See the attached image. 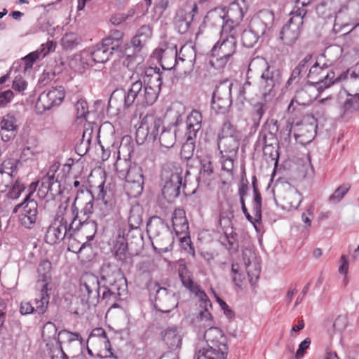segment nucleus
I'll return each mask as SVG.
<instances>
[{"instance_id":"nucleus-27","label":"nucleus","mask_w":359,"mask_h":359,"mask_svg":"<svg viewBox=\"0 0 359 359\" xmlns=\"http://www.w3.org/2000/svg\"><path fill=\"white\" fill-rule=\"evenodd\" d=\"M97 230V224L95 220L87 219L82 220V219H79V222H78L77 224L72 230H69V231L73 232V236L76 234V232L81 231L82 236H85L86 241L88 242L93 240Z\"/></svg>"},{"instance_id":"nucleus-56","label":"nucleus","mask_w":359,"mask_h":359,"mask_svg":"<svg viewBox=\"0 0 359 359\" xmlns=\"http://www.w3.org/2000/svg\"><path fill=\"white\" fill-rule=\"evenodd\" d=\"M350 188L351 185L349 184H343L329 197V201L333 203L339 202L344 197Z\"/></svg>"},{"instance_id":"nucleus-58","label":"nucleus","mask_w":359,"mask_h":359,"mask_svg":"<svg viewBox=\"0 0 359 359\" xmlns=\"http://www.w3.org/2000/svg\"><path fill=\"white\" fill-rule=\"evenodd\" d=\"M359 109V94H356L348 98L344 103V112H352Z\"/></svg>"},{"instance_id":"nucleus-33","label":"nucleus","mask_w":359,"mask_h":359,"mask_svg":"<svg viewBox=\"0 0 359 359\" xmlns=\"http://www.w3.org/2000/svg\"><path fill=\"white\" fill-rule=\"evenodd\" d=\"M128 245L125 240V231H120L114 246V256L116 259L123 262L126 259Z\"/></svg>"},{"instance_id":"nucleus-6","label":"nucleus","mask_w":359,"mask_h":359,"mask_svg":"<svg viewBox=\"0 0 359 359\" xmlns=\"http://www.w3.org/2000/svg\"><path fill=\"white\" fill-rule=\"evenodd\" d=\"M264 69L258 81L259 89L265 100L275 95L274 92L280 87L282 81V71L268 64L266 60H259Z\"/></svg>"},{"instance_id":"nucleus-30","label":"nucleus","mask_w":359,"mask_h":359,"mask_svg":"<svg viewBox=\"0 0 359 359\" xmlns=\"http://www.w3.org/2000/svg\"><path fill=\"white\" fill-rule=\"evenodd\" d=\"M161 132L158 134V142L161 148L170 149L176 142V129L174 126H168L161 129Z\"/></svg>"},{"instance_id":"nucleus-7","label":"nucleus","mask_w":359,"mask_h":359,"mask_svg":"<svg viewBox=\"0 0 359 359\" xmlns=\"http://www.w3.org/2000/svg\"><path fill=\"white\" fill-rule=\"evenodd\" d=\"M240 133L229 121H225L222 126L217 138L220 154L236 156L240 147Z\"/></svg>"},{"instance_id":"nucleus-57","label":"nucleus","mask_w":359,"mask_h":359,"mask_svg":"<svg viewBox=\"0 0 359 359\" xmlns=\"http://www.w3.org/2000/svg\"><path fill=\"white\" fill-rule=\"evenodd\" d=\"M24 189V185L17 180L14 184H10V187L7 190V196L11 199H16L20 196L21 192Z\"/></svg>"},{"instance_id":"nucleus-3","label":"nucleus","mask_w":359,"mask_h":359,"mask_svg":"<svg viewBox=\"0 0 359 359\" xmlns=\"http://www.w3.org/2000/svg\"><path fill=\"white\" fill-rule=\"evenodd\" d=\"M225 13L222 8H216L208 12L206 18L216 20L222 27L218 41L212 48L210 65L216 69L224 68L232 60L237 48V32L233 27L225 21Z\"/></svg>"},{"instance_id":"nucleus-63","label":"nucleus","mask_w":359,"mask_h":359,"mask_svg":"<svg viewBox=\"0 0 359 359\" xmlns=\"http://www.w3.org/2000/svg\"><path fill=\"white\" fill-rule=\"evenodd\" d=\"M348 318L346 316H338L333 323V329L335 332H341L347 327Z\"/></svg>"},{"instance_id":"nucleus-23","label":"nucleus","mask_w":359,"mask_h":359,"mask_svg":"<svg viewBox=\"0 0 359 359\" xmlns=\"http://www.w3.org/2000/svg\"><path fill=\"white\" fill-rule=\"evenodd\" d=\"M161 337L170 350H175L181 346L182 338L177 326H170L163 330L161 332Z\"/></svg>"},{"instance_id":"nucleus-52","label":"nucleus","mask_w":359,"mask_h":359,"mask_svg":"<svg viewBox=\"0 0 359 359\" xmlns=\"http://www.w3.org/2000/svg\"><path fill=\"white\" fill-rule=\"evenodd\" d=\"M212 108L218 112L224 113L232 104V100L219 98V97L212 96Z\"/></svg>"},{"instance_id":"nucleus-35","label":"nucleus","mask_w":359,"mask_h":359,"mask_svg":"<svg viewBox=\"0 0 359 359\" xmlns=\"http://www.w3.org/2000/svg\"><path fill=\"white\" fill-rule=\"evenodd\" d=\"M93 128L88 126L83 130L81 142L76 144V149L79 154H86L90 148V144L93 137Z\"/></svg>"},{"instance_id":"nucleus-2","label":"nucleus","mask_w":359,"mask_h":359,"mask_svg":"<svg viewBox=\"0 0 359 359\" xmlns=\"http://www.w3.org/2000/svg\"><path fill=\"white\" fill-rule=\"evenodd\" d=\"M102 280L104 281L103 292L100 294V283L98 277L91 273L84 274L81 279L80 290L81 302L89 306H95L101 297L107 302H116L127 294L128 285L126 278L121 270L117 267H108L103 271Z\"/></svg>"},{"instance_id":"nucleus-12","label":"nucleus","mask_w":359,"mask_h":359,"mask_svg":"<svg viewBox=\"0 0 359 359\" xmlns=\"http://www.w3.org/2000/svg\"><path fill=\"white\" fill-rule=\"evenodd\" d=\"M274 14L272 11L263 9L259 11L250 20L249 29L259 38L267 35L273 26Z\"/></svg>"},{"instance_id":"nucleus-47","label":"nucleus","mask_w":359,"mask_h":359,"mask_svg":"<svg viewBox=\"0 0 359 359\" xmlns=\"http://www.w3.org/2000/svg\"><path fill=\"white\" fill-rule=\"evenodd\" d=\"M224 235V240L227 242L226 248L228 250L236 252L238 249L239 244L237 239V233L234 231L233 228L227 229L222 231Z\"/></svg>"},{"instance_id":"nucleus-55","label":"nucleus","mask_w":359,"mask_h":359,"mask_svg":"<svg viewBox=\"0 0 359 359\" xmlns=\"http://www.w3.org/2000/svg\"><path fill=\"white\" fill-rule=\"evenodd\" d=\"M252 211L255 215V221L259 223L262 220V196L261 194H255L252 202Z\"/></svg>"},{"instance_id":"nucleus-1","label":"nucleus","mask_w":359,"mask_h":359,"mask_svg":"<svg viewBox=\"0 0 359 359\" xmlns=\"http://www.w3.org/2000/svg\"><path fill=\"white\" fill-rule=\"evenodd\" d=\"M160 79L152 67H137L130 76L131 84L128 89H116L111 93L109 107L121 111L134 104L141 107L152 105L161 90V83H158Z\"/></svg>"},{"instance_id":"nucleus-25","label":"nucleus","mask_w":359,"mask_h":359,"mask_svg":"<svg viewBox=\"0 0 359 359\" xmlns=\"http://www.w3.org/2000/svg\"><path fill=\"white\" fill-rule=\"evenodd\" d=\"M122 163L127 164V162L117 161L114 164L115 170L119 177H124L125 180H144L143 170L140 166L134 165L126 170H122L121 169Z\"/></svg>"},{"instance_id":"nucleus-18","label":"nucleus","mask_w":359,"mask_h":359,"mask_svg":"<svg viewBox=\"0 0 359 359\" xmlns=\"http://www.w3.org/2000/svg\"><path fill=\"white\" fill-rule=\"evenodd\" d=\"M349 77V69L343 72L336 77L335 73L332 70L328 71L323 79H320L318 81H309V84L314 86L318 94L323 93L325 90L330 88L334 83L347 79Z\"/></svg>"},{"instance_id":"nucleus-53","label":"nucleus","mask_w":359,"mask_h":359,"mask_svg":"<svg viewBox=\"0 0 359 359\" xmlns=\"http://www.w3.org/2000/svg\"><path fill=\"white\" fill-rule=\"evenodd\" d=\"M194 150L195 140H189V138L187 137V141L182 144L181 148V158L186 161H189L193 157Z\"/></svg>"},{"instance_id":"nucleus-60","label":"nucleus","mask_w":359,"mask_h":359,"mask_svg":"<svg viewBox=\"0 0 359 359\" xmlns=\"http://www.w3.org/2000/svg\"><path fill=\"white\" fill-rule=\"evenodd\" d=\"M267 109L265 103L259 102L255 105V111L252 114V121L255 126H259L261 118Z\"/></svg>"},{"instance_id":"nucleus-54","label":"nucleus","mask_w":359,"mask_h":359,"mask_svg":"<svg viewBox=\"0 0 359 359\" xmlns=\"http://www.w3.org/2000/svg\"><path fill=\"white\" fill-rule=\"evenodd\" d=\"M80 43V38L74 33L66 34L61 40L62 47L67 50H72Z\"/></svg>"},{"instance_id":"nucleus-49","label":"nucleus","mask_w":359,"mask_h":359,"mask_svg":"<svg viewBox=\"0 0 359 359\" xmlns=\"http://www.w3.org/2000/svg\"><path fill=\"white\" fill-rule=\"evenodd\" d=\"M172 222L174 229L178 231L177 227L180 226V231H183L188 229V222L184 217V212L182 210H175L172 217Z\"/></svg>"},{"instance_id":"nucleus-29","label":"nucleus","mask_w":359,"mask_h":359,"mask_svg":"<svg viewBox=\"0 0 359 359\" xmlns=\"http://www.w3.org/2000/svg\"><path fill=\"white\" fill-rule=\"evenodd\" d=\"M200 168L196 180L198 183L208 184L213 179L214 168L210 157H197Z\"/></svg>"},{"instance_id":"nucleus-22","label":"nucleus","mask_w":359,"mask_h":359,"mask_svg":"<svg viewBox=\"0 0 359 359\" xmlns=\"http://www.w3.org/2000/svg\"><path fill=\"white\" fill-rule=\"evenodd\" d=\"M52 265L50 262L47 259L42 260L37 268L38 279L36 281V287L41 289L51 290L50 284Z\"/></svg>"},{"instance_id":"nucleus-4","label":"nucleus","mask_w":359,"mask_h":359,"mask_svg":"<svg viewBox=\"0 0 359 359\" xmlns=\"http://www.w3.org/2000/svg\"><path fill=\"white\" fill-rule=\"evenodd\" d=\"M207 347L199 349L194 359H226L229 347L227 337L222 330L210 327L204 333Z\"/></svg>"},{"instance_id":"nucleus-40","label":"nucleus","mask_w":359,"mask_h":359,"mask_svg":"<svg viewBox=\"0 0 359 359\" xmlns=\"http://www.w3.org/2000/svg\"><path fill=\"white\" fill-rule=\"evenodd\" d=\"M144 180H125L123 187L126 194L130 198H136L140 196L143 191Z\"/></svg>"},{"instance_id":"nucleus-19","label":"nucleus","mask_w":359,"mask_h":359,"mask_svg":"<svg viewBox=\"0 0 359 359\" xmlns=\"http://www.w3.org/2000/svg\"><path fill=\"white\" fill-rule=\"evenodd\" d=\"M243 259L250 282L253 284L254 281H256L259 277L261 272L260 263L255 254L251 250L243 252Z\"/></svg>"},{"instance_id":"nucleus-15","label":"nucleus","mask_w":359,"mask_h":359,"mask_svg":"<svg viewBox=\"0 0 359 359\" xmlns=\"http://www.w3.org/2000/svg\"><path fill=\"white\" fill-rule=\"evenodd\" d=\"M112 54V50L101 42L84 51L81 55V60L88 66H93L95 63L106 62Z\"/></svg>"},{"instance_id":"nucleus-34","label":"nucleus","mask_w":359,"mask_h":359,"mask_svg":"<svg viewBox=\"0 0 359 359\" xmlns=\"http://www.w3.org/2000/svg\"><path fill=\"white\" fill-rule=\"evenodd\" d=\"M20 160L12 156H7L0 167V172L6 174V180L9 182L13 180V173L17 171Z\"/></svg>"},{"instance_id":"nucleus-8","label":"nucleus","mask_w":359,"mask_h":359,"mask_svg":"<svg viewBox=\"0 0 359 359\" xmlns=\"http://www.w3.org/2000/svg\"><path fill=\"white\" fill-rule=\"evenodd\" d=\"M163 121L153 114L144 116L136 130L135 138L138 144L153 143L156 140L159 131L163 128Z\"/></svg>"},{"instance_id":"nucleus-39","label":"nucleus","mask_w":359,"mask_h":359,"mask_svg":"<svg viewBox=\"0 0 359 359\" xmlns=\"http://www.w3.org/2000/svg\"><path fill=\"white\" fill-rule=\"evenodd\" d=\"M125 231V240L127 243L134 244L136 246H141L143 244V234L140 227L128 226Z\"/></svg>"},{"instance_id":"nucleus-43","label":"nucleus","mask_w":359,"mask_h":359,"mask_svg":"<svg viewBox=\"0 0 359 359\" xmlns=\"http://www.w3.org/2000/svg\"><path fill=\"white\" fill-rule=\"evenodd\" d=\"M233 83L229 79L221 81L218 85L216 86L215 90L212 95L219 97V98H225L226 100L231 99V88Z\"/></svg>"},{"instance_id":"nucleus-31","label":"nucleus","mask_w":359,"mask_h":359,"mask_svg":"<svg viewBox=\"0 0 359 359\" xmlns=\"http://www.w3.org/2000/svg\"><path fill=\"white\" fill-rule=\"evenodd\" d=\"M123 33L118 29H111L107 37L102 42L114 53L117 50L123 43Z\"/></svg>"},{"instance_id":"nucleus-17","label":"nucleus","mask_w":359,"mask_h":359,"mask_svg":"<svg viewBox=\"0 0 359 359\" xmlns=\"http://www.w3.org/2000/svg\"><path fill=\"white\" fill-rule=\"evenodd\" d=\"M303 21L299 18H290L280 32V39L287 46H291L297 40Z\"/></svg>"},{"instance_id":"nucleus-38","label":"nucleus","mask_w":359,"mask_h":359,"mask_svg":"<svg viewBox=\"0 0 359 359\" xmlns=\"http://www.w3.org/2000/svg\"><path fill=\"white\" fill-rule=\"evenodd\" d=\"M334 1H321L316 7V11L319 17L324 19L336 16L337 9L334 5Z\"/></svg>"},{"instance_id":"nucleus-9","label":"nucleus","mask_w":359,"mask_h":359,"mask_svg":"<svg viewBox=\"0 0 359 359\" xmlns=\"http://www.w3.org/2000/svg\"><path fill=\"white\" fill-rule=\"evenodd\" d=\"M294 135L297 142L302 144L310 143L317 133V119L313 115H306L300 122H292Z\"/></svg>"},{"instance_id":"nucleus-45","label":"nucleus","mask_w":359,"mask_h":359,"mask_svg":"<svg viewBox=\"0 0 359 359\" xmlns=\"http://www.w3.org/2000/svg\"><path fill=\"white\" fill-rule=\"evenodd\" d=\"M114 133L115 130L114 126L110 123L107 122L100 127L98 137H102L103 140L107 142L109 144L114 145L115 140Z\"/></svg>"},{"instance_id":"nucleus-28","label":"nucleus","mask_w":359,"mask_h":359,"mask_svg":"<svg viewBox=\"0 0 359 359\" xmlns=\"http://www.w3.org/2000/svg\"><path fill=\"white\" fill-rule=\"evenodd\" d=\"M178 63L181 62L187 67L184 69V74H189L194 67L196 59V53L194 47L189 46H182L180 51H177Z\"/></svg>"},{"instance_id":"nucleus-50","label":"nucleus","mask_w":359,"mask_h":359,"mask_svg":"<svg viewBox=\"0 0 359 359\" xmlns=\"http://www.w3.org/2000/svg\"><path fill=\"white\" fill-rule=\"evenodd\" d=\"M259 37L250 29H245L241 34V42L243 46L251 48L257 43Z\"/></svg>"},{"instance_id":"nucleus-20","label":"nucleus","mask_w":359,"mask_h":359,"mask_svg":"<svg viewBox=\"0 0 359 359\" xmlns=\"http://www.w3.org/2000/svg\"><path fill=\"white\" fill-rule=\"evenodd\" d=\"M0 135L4 142H9L15 138L18 131L17 119L14 115L7 114L0 122Z\"/></svg>"},{"instance_id":"nucleus-51","label":"nucleus","mask_w":359,"mask_h":359,"mask_svg":"<svg viewBox=\"0 0 359 359\" xmlns=\"http://www.w3.org/2000/svg\"><path fill=\"white\" fill-rule=\"evenodd\" d=\"M62 341V344L64 342L72 343L76 340H80L81 344L83 342V338L78 332H72L67 330H62L57 333V337H55L56 341L57 339Z\"/></svg>"},{"instance_id":"nucleus-37","label":"nucleus","mask_w":359,"mask_h":359,"mask_svg":"<svg viewBox=\"0 0 359 359\" xmlns=\"http://www.w3.org/2000/svg\"><path fill=\"white\" fill-rule=\"evenodd\" d=\"M57 169V167L53 165L48 170V175L50 180H49V194L51 200H54L57 196L62 193L60 182L58 179L55 177Z\"/></svg>"},{"instance_id":"nucleus-48","label":"nucleus","mask_w":359,"mask_h":359,"mask_svg":"<svg viewBox=\"0 0 359 359\" xmlns=\"http://www.w3.org/2000/svg\"><path fill=\"white\" fill-rule=\"evenodd\" d=\"M285 200L290 208L297 209L302 201V196L297 189H292L287 193Z\"/></svg>"},{"instance_id":"nucleus-44","label":"nucleus","mask_w":359,"mask_h":359,"mask_svg":"<svg viewBox=\"0 0 359 359\" xmlns=\"http://www.w3.org/2000/svg\"><path fill=\"white\" fill-rule=\"evenodd\" d=\"M40 290L39 298L35 299V306L34 310L39 315L43 314L48 308V305L49 304L50 295L48 294V291L50 289H41Z\"/></svg>"},{"instance_id":"nucleus-14","label":"nucleus","mask_w":359,"mask_h":359,"mask_svg":"<svg viewBox=\"0 0 359 359\" xmlns=\"http://www.w3.org/2000/svg\"><path fill=\"white\" fill-rule=\"evenodd\" d=\"M65 97V89L62 86L52 88L41 93L36 101V107L39 110H49L60 105Z\"/></svg>"},{"instance_id":"nucleus-64","label":"nucleus","mask_w":359,"mask_h":359,"mask_svg":"<svg viewBox=\"0 0 359 359\" xmlns=\"http://www.w3.org/2000/svg\"><path fill=\"white\" fill-rule=\"evenodd\" d=\"M158 227L163 228V220L158 217H154L147 223V232L154 233Z\"/></svg>"},{"instance_id":"nucleus-42","label":"nucleus","mask_w":359,"mask_h":359,"mask_svg":"<svg viewBox=\"0 0 359 359\" xmlns=\"http://www.w3.org/2000/svg\"><path fill=\"white\" fill-rule=\"evenodd\" d=\"M330 65L325 62L323 64H320V62L316 61L315 63L310 67L309 71L307 74V78L309 80L307 81V84L310 86L309 83V81H318L320 79H323L325 75H321L324 70L328 68ZM311 86H312L311 85Z\"/></svg>"},{"instance_id":"nucleus-36","label":"nucleus","mask_w":359,"mask_h":359,"mask_svg":"<svg viewBox=\"0 0 359 359\" xmlns=\"http://www.w3.org/2000/svg\"><path fill=\"white\" fill-rule=\"evenodd\" d=\"M144 210L139 205L135 204L130 208L128 218V226L140 227L143 222Z\"/></svg>"},{"instance_id":"nucleus-13","label":"nucleus","mask_w":359,"mask_h":359,"mask_svg":"<svg viewBox=\"0 0 359 359\" xmlns=\"http://www.w3.org/2000/svg\"><path fill=\"white\" fill-rule=\"evenodd\" d=\"M73 232L69 231V225L63 217L56 219L48 228L45 235V241L50 245L55 244L66 237L71 239Z\"/></svg>"},{"instance_id":"nucleus-32","label":"nucleus","mask_w":359,"mask_h":359,"mask_svg":"<svg viewBox=\"0 0 359 359\" xmlns=\"http://www.w3.org/2000/svg\"><path fill=\"white\" fill-rule=\"evenodd\" d=\"M133 48H134L133 55L127 54V57L125 62L127 63L128 67H133L136 64H140L142 58H139L137 60V56L135 55L139 53L143 46L145 45L146 41L139 38L137 35H135L130 42Z\"/></svg>"},{"instance_id":"nucleus-24","label":"nucleus","mask_w":359,"mask_h":359,"mask_svg":"<svg viewBox=\"0 0 359 359\" xmlns=\"http://www.w3.org/2000/svg\"><path fill=\"white\" fill-rule=\"evenodd\" d=\"M202 120V114L198 110L194 109L188 115L186 120V136L188 137L189 140L196 139L197 134L201 129Z\"/></svg>"},{"instance_id":"nucleus-61","label":"nucleus","mask_w":359,"mask_h":359,"mask_svg":"<svg viewBox=\"0 0 359 359\" xmlns=\"http://www.w3.org/2000/svg\"><path fill=\"white\" fill-rule=\"evenodd\" d=\"M41 57L39 50L33 51L22 58L25 62V70L27 71L32 68L34 62Z\"/></svg>"},{"instance_id":"nucleus-21","label":"nucleus","mask_w":359,"mask_h":359,"mask_svg":"<svg viewBox=\"0 0 359 359\" xmlns=\"http://www.w3.org/2000/svg\"><path fill=\"white\" fill-rule=\"evenodd\" d=\"M311 101L312 98L306 90L303 88L299 89L296 91L294 96L292 97L287 107V113L297 116L300 114L299 107L307 106Z\"/></svg>"},{"instance_id":"nucleus-10","label":"nucleus","mask_w":359,"mask_h":359,"mask_svg":"<svg viewBox=\"0 0 359 359\" xmlns=\"http://www.w3.org/2000/svg\"><path fill=\"white\" fill-rule=\"evenodd\" d=\"M104 182L98 186L99 193L97 196V215L101 219L109 220L116 214V201L111 193L104 189Z\"/></svg>"},{"instance_id":"nucleus-41","label":"nucleus","mask_w":359,"mask_h":359,"mask_svg":"<svg viewBox=\"0 0 359 359\" xmlns=\"http://www.w3.org/2000/svg\"><path fill=\"white\" fill-rule=\"evenodd\" d=\"M192 21V17L191 15H184L183 11L180 9L177 11L175 18V25L179 33H186Z\"/></svg>"},{"instance_id":"nucleus-11","label":"nucleus","mask_w":359,"mask_h":359,"mask_svg":"<svg viewBox=\"0 0 359 359\" xmlns=\"http://www.w3.org/2000/svg\"><path fill=\"white\" fill-rule=\"evenodd\" d=\"M154 289L156 290L154 305L157 311L168 313L177 307L178 299L172 290L160 287L158 283L154 284Z\"/></svg>"},{"instance_id":"nucleus-62","label":"nucleus","mask_w":359,"mask_h":359,"mask_svg":"<svg viewBox=\"0 0 359 359\" xmlns=\"http://www.w3.org/2000/svg\"><path fill=\"white\" fill-rule=\"evenodd\" d=\"M194 293L200 300L201 307H212V304L206 293L201 290L199 286H195Z\"/></svg>"},{"instance_id":"nucleus-5","label":"nucleus","mask_w":359,"mask_h":359,"mask_svg":"<svg viewBox=\"0 0 359 359\" xmlns=\"http://www.w3.org/2000/svg\"><path fill=\"white\" fill-rule=\"evenodd\" d=\"M182 169L173 163H166L162 167L161 180L163 184L162 194L172 203L180 194L182 184Z\"/></svg>"},{"instance_id":"nucleus-46","label":"nucleus","mask_w":359,"mask_h":359,"mask_svg":"<svg viewBox=\"0 0 359 359\" xmlns=\"http://www.w3.org/2000/svg\"><path fill=\"white\" fill-rule=\"evenodd\" d=\"M259 141L263 144V152L264 155H267L268 150L273 149V145L277 144V139L271 132L260 133Z\"/></svg>"},{"instance_id":"nucleus-16","label":"nucleus","mask_w":359,"mask_h":359,"mask_svg":"<svg viewBox=\"0 0 359 359\" xmlns=\"http://www.w3.org/2000/svg\"><path fill=\"white\" fill-rule=\"evenodd\" d=\"M29 193L24 199V208L19 217L21 224L27 229H32L38 219V203L31 198Z\"/></svg>"},{"instance_id":"nucleus-59","label":"nucleus","mask_w":359,"mask_h":359,"mask_svg":"<svg viewBox=\"0 0 359 359\" xmlns=\"http://www.w3.org/2000/svg\"><path fill=\"white\" fill-rule=\"evenodd\" d=\"M74 109L76 111V118H86V116L88 114V106L86 100L79 99L74 104Z\"/></svg>"},{"instance_id":"nucleus-26","label":"nucleus","mask_w":359,"mask_h":359,"mask_svg":"<svg viewBox=\"0 0 359 359\" xmlns=\"http://www.w3.org/2000/svg\"><path fill=\"white\" fill-rule=\"evenodd\" d=\"M160 52L161 54L158 53L157 57L163 70L170 71L179 66L176 46L161 50Z\"/></svg>"}]
</instances>
